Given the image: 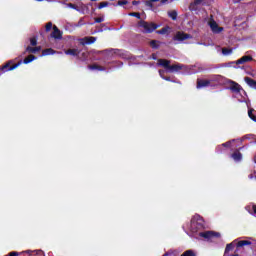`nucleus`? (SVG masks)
<instances>
[{
    "instance_id": "obj_1",
    "label": "nucleus",
    "mask_w": 256,
    "mask_h": 256,
    "mask_svg": "<svg viewBox=\"0 0 256 256\" xmlns=\"http://www.w3.org/2000/svg\"><path fill=\"white\" fill-rule=\"evenodd\" d=\"M183 229L187 234H189L187 229H189L190 233H199V237H203V239H206V241H211V239H214V237H221L219 232L203 231V229H205V220H203V217H201L199 214L194 215L190 224L184 225Z\"/></svg>"
},
{
    "instance_id": "obj_2",
    "label": "nucleus",
    "mask_w": 256,
    "mask_h": 256,
    "mask_svg": "<svg viewBox=\"0 0 256 256\" xmlns=\"http://www.w3.org/2000/svg\"><path fill=\"white\" fill-rule=\"evenodd\" d=\"M158 67H164L165 70H159V75L161 79H164V81H171L172 83H175L171 78L165 77V73H177V71H181V69H184L185 66L183 64H174L171 65V61L159 59L157 63Z\"/></svg>"
},
{
    "instance_id": "obj_3",
    "label": "nucleus",
    "mask_w": 256,
    "mask_h": 256,
    "mask_svg": "<svg viewBox=\"0 0 256 256\" xmlns=\"http://www.w3.org/2000/svg\"><path fill=\"white\" fill-rule=\"evenodd\" d=\"M206 22L214 35H219V33H223L224 28L219 26L217 21H215V18H213V15H210L208 18H206Z\"/></svg>"
},
{
    "instance_id": "obj_4",
    "label": "nucleus",
    "mask_w": 256,
    "mask_h": 256,
    "mask_svg": "<svg viewBox=\"0 0 256 256\" xmlns=\"http://www.w3.org/2000/svg\"><path fill=\"white\" fill-rule=\"evenodd\" d=\"M138 27L140 29V31H142V33H153V31H155L156 29H159V25L151 22H145V21H140L138 23Z\"/></svg>"
},
{
    "instance_id": "obj_5",
    "label": "nucleus",
    "mask_w": 256,
    "mask_h": 256,
    "mask_svg": "<svg viewBox=\"0 0 256 256\" xmlns=\"http://www.w3.org/2000/svg\"><path fill=\"white\" fill-rule=\"evenodd\" d=\"M210 1L211 0H194L192 3H190L189 10L196 13V15H199V13H201V5H209Z\"/></svg>"
},
{
    "instance_id": "obj_6",
    "label": "nucleus",
    "mask_w": 256,
    "mask_h": 256,
    "mask_svg": "<svg viewBox=\"0 0 256 256\" xmlns=\"http://www.w3.org/2000/svg\"><path fill=\"white\" fill-rule=\"evenodd\" d=\"M237 249H241V247H248V249H256V240L252 237L247 238L246 240H240L236 243Z\"/></svg>"
},
{
    "instance_id": "obj_7",
    "label": "nucleus",
    "mask_w": 256,
    "mask_h": 256,
    "mask_svg": "<svg viewBox=\"0 0 256 256\" xmlns=\"http://www.w3.org/2000/svg\"><path fill=\"white\" fill-rule=\"evenodd\" d=\"M13 63V61H9L8 63H6L5 65L0 67V75H2L3 73H7V71H14V69H17V67H20V65L23 63L22 61H19L18 63L12 65L9 67V65H11Z\"/></svg>"
},
{
    "instance_id": "obj_8",
    "label": "nucleus",
    "mask_w": 256,
    "mask_h": 256,
    "mask_svg": "<svg viewBox=\"0 0 256 256\" xmlns=\"http://www.w3.org/2000/svg\"><path fill=\"white\" fill-rule=\"evenodd\" d=\"M187 39H192V36L185 32H177L173 37L176 43H183V41H187Z\"/></svg>"
},
{
    "instance_id": "obj_9",
    "label": "nucleus",
    "mask_w": 256,
    "mask_h": 256,
    "mask_svg": "<svg viewBox=\"0 0 256 256\" xmlns=\"http://www.w3.org/2000/svg\"><path fill=\"white\" fill-rule=\"evenodd\" d=\"M233 97L239 101V103H245L247 101V92L245 90H240L235 92Z\"/></svg>"
},
{
    "instance_id": "obj_10",
    "label": "nucleus",
    "mask_w": 256,
    "mask_h": 256,
    "mask_svg": "<svg viewBox=\"0 0 256 256\" xmlns=\"http://www.w3.org/2000/svg\"><path fill=\"white\" fill-rule=\"evenodd\" d=\"M50 37L57 41H61V39H63V32H61V30H59V28H57V26H53V31L50 34Z\"/></svg>"
},
{
    "instance_id": "obj_11",
    "label": "nucleus",
    "mask_w": 256,
    "mask_h": 256,
    "mask_svg": "<svg viewBox=\"0 0 256 256\" xmlns=\"http://www.w3.org/2000/svg\"><path fill=\"white\" fill-rule=\"evenodd\" d=\"M222 79H223V76L221 75H213L210 78H208V81H210L211 87H216V85H219V83H221Z\"/></svg>"
},
{
    "instance_id": "obj_12",
    "label": "nucleus",
    "mask_w": 256,
    "mask_h": 256,
    "mask_svg": "<svg viewBox=\"0 0 256 256\" xmlns=\"http://www.w3.org/2000/svg\"><path fill=\"white\" fill-rule=\"evenodd\" d=\"M196 87H197V89L211 87V81H209V79H198Z\"/></svg>"
},
{
    "instance_id": "obj_13",
    "label": "nucleus",
    "mask_w": 256,
    "mask_h": 256,
    "mask_svg": "<svg viewBox=\"0 0 256 256\" xmlns=\"http://www.w3.org/2000/svg\"><path fill=\"white\" fill-rule=\"evenodd\" d=\"M95 41H97V37H93V36H86V37L80 39V43L82 45H93V43H95Z\"/></svg>"
},
{
    "instance_id": "obj_14",
    "label": "nucleus",
    "mask_w": 256,
    "mask_h": 256,
    "mask_svg": "<svg viewBox=\"0 0 256 256\" xmlns=\"http://www.w3.org/2000/svg\"><path fill=\"white\" fill-rule=\"evenodd\" d=\"M230 91L232 93H238L239 91H243V87L241 85L237 84V82L231 81V86L229 87Z\"/></svg>"
},
{
    "instance_id": "obj_15",
    "label": "nucleus",
    "mask_w": 256,
    "mask_h": 256,
    "mask_svg": "<svg viewBox=\"0 0 256 256\" xmlns=\"http://www.w3.org/2000/svg\"><path fill=\"white\" fill-rule=\"evenodd\" d=\"M253 57L251 56H243L240 59L236 60V65H245V63H249V61H252Z\"/></svg>"
},
{
    "instance_id": "obj_16",
    "label": "nucleus",
    "mask_w": 256,
    "mask_h": 256,
    "mask_svg": "<svg viewBox=\"0 0 256 256\" xmlns=\"http://www.w3.org/2000/svg\"><path fill=\"white\" fill-rule=\"evenodd\" d=\"M235 245H237V240H234L230 244H227L225 248L224 256H230L229 251H233V249H235Z\"/></svg>"
},
{
    "instance_id": "obj_17",
    "label": "nucleus",
    "mask_w": 256,
    "mask_h": 256,
    "mask_svg": "<svg viewBox=\"0 0 256 256\" xmlns=\"http://www.w3.org/2000/svg\"><path fill=\"white\" fill-rule=\"evenodd\" d=\"M55 54L60 55L61 52H57L53 50V48H47L42 51V57H47V55H55Z\"/></svg>"
},
{
    "instance_id": "obj_18",
    "label": "nucleus",
    "mask_w": 256,
    "mask_h": 256,
    "mask_svg": "<svg viewBox=\"0 0 256 256\" xmlns=\"http://www.w3.org/2000/svg\"><path fill=\"white\" fill-rule=\"evenodd\" d=\"M159 1L160 0H146L144 1V5L145 7H147L149 11H155V8L153 7V3H157Z\"/></svg>"
},
{
    "instance_id": "obj_19",
    "label": "nucleus",
    "mask_w": 256,
    "mask_h": 256,
    "mask_svg": "<svg viewBox=\"0 0 256 256\" xmlns=\"http://www.w3.org/2000/svg\"><path fill=\"white\" fill-rule=\"evenodd\" d=\"M231 157L233 158V160L236 162V163H239L242 161L243 159V154H241V152L239 151H236L234 152Z\"/></svg>"
},
{
    "instance_id": "obj_20",
    "label": "nucleus",
    "mask_w": 256,
    "mask_h": 256,
    "mask_svg": "<svg viewBox=\"0 0 256 256\" xmlns=\"http://www.w3.org/2000/svg\"><path fill=\"white\" fill-rule=\"evenodd\" d=\"M244 81L248 87H251V89H256V81L255 80H253L249 77H245Z\"/></svg>"
},
{
    "instance_id": "obj_21",
    "label": "nucleus",
    "mask_w": 256,
    "mask_h": 256,
    "mask_svg": "<svg viewBox=\"0 0 256 256\" xmlns=\"http://www.w3.org/2000/svg\"><path fill=\"white\" fill-rule=\"evenodd\" d=\"M33 253H35L36 255H41L42 251L41 250H26V251H22L20 252V255H29L32 256Z\"/></svg>"
},
{
    "instance_id": "obj_22",
    "label": "nucleus",
    "mask_w": 256,
    "mask_h": 256,
    "mask_svg": "<svg viewBox=\"0 0 256 256\" xmlns=\"http://www.w3.org/2000/svg\"><path fill=\"white\" fill-rule=\"evenodd\" d=\"M65 55H71L72 57H77L79 55L78 49H68L65 51Z\"/></svg>"
},
{
    "instance_id": "obj_23",
    "label": "nucleus",
    "mask_w": 256,
    "mask_h": 256,
    "mask_svg": "<svg viewBox=\"0 0 256 256\" xmlns=\"http://www.w3.org/2000/svg\"><path fill=\"white\" fill-rule=\"evenodd\" d=\"M26 51H27L28 53H39V51H41V46H37V47H35V48H33V47H31V46H28V47L26 48Z\"/></svg>"
},
{
    "instance_id": "obj_24",
    "label": "nucleus",
    "mask_w": 256,
    "mask_h": 256,
    "mask_svg": "<svg viewBox=\"0 0 256 256\" xmlns=\"http://www.w3.org/2000/svg\"><path fill=\"white\" fill-rule=\"evenodd\" d=\"M88 69H90L91 71H106L107 70L105 67H101L99 65L88 66Z\"/></svg>"
},
{
    "instance_id": "obj_25",
    "label": "nucleus",
    "mask_w": 256,
    "mask_h": 256,
    "mask_svg": "<svg viewBox=\"0 0 256 256\" xmlns=\"http://www.w3.org/2000/svg\"><path fill=\"white\" fill-rule=\"evenodd\" d=\"M35 59H37V57H35L34 55H29L28 57H26L23 60L24 65H28V63H33V61H35Z\"/></svg>"
},
{
    "instance_id": "obj_26",
    "label": "nucleus",
    "mask_w": 256,
    "mask_h": 256,
    "mask_svg": "<svg viewBox=\"0 0 256 256\" xmlns=\"http://www.w3.org/2000/svg\"><path fill=\"white\" fill-rule=\"evenodd\" d=\"M177 15V10H172L168 12V17H170L172 21H177Z\"/></svg>"
},
{
    "instance_id": "obj_27",
    "label": "nucleus",
    "mask_w": 256,
    "mask_h": 256,
    "mask_svg": "<svg viewBox=\"0 0 256 256\" xmlns=\"http://www.w3.org/2000/svg\"><path fill=\"white\" fill-rule=\"evenodd\" d=\"M233 142H235V140L228 141V142L222 144L221 146H218V147L216 148L217 153H220V152H221V148H222V147H231V143H233Z\"/></svg>"
},
{
    "instance_id": "obj_28",
    "label": "nucleus",
    "mask_w": 256,
    "mask_h": 256,
    "mask_svg": "<svg viewBox=\"0 0 256 256\" xmlns=\"http://www.w3.org/2000/svg\"><path fill=\"white\" fill-rule=\"evenodd\" d=\"M248 117H250V119L256 123L255 110L253 109L248 110Z\"/></svg>"
},
{
    "instance_id": "obj_29",
    "label": "nucleus",
    "mask_w": 256,
    "mask_h": 256,
    "mask_svg": "<svg viewBox=\"0 0 256 256\" xmlns=\"http://www.w3.org/2000/svg\"><path fill=\"white\" fill-rule=\"evenodd\" d=\"M233 54V49H229V48H223L222 49V55L224 56H229Z\"/></svg>"
},
{
    "instance_id": "obj_30",
    "label": "nucleus",
    "mask_w": 256,
    "mask_h": 256,
    "mask_svg": "<svg viewBox=\"0 0 256 256\" xmlns=\"http://www.w3.org/2000/svg\"><path fill=\"white\" fill-rule=\"evenodd\" d=\"M168 31H169V27H164V28H162V29H160V30H157L156 33H157L158 35H165V34L168 33Z\"/></svg>"
},
{
    "instance_id": "obj_31",
    "label": "nucleus",
    "mask_w": 256,
    "mask_h": 256,
    "mask_svg": "<svg viewBox=\"0 0 256 256\" xmlns=\"http://www.w3.org/2000/svg\"><path fill=\"white\" fill-rule=\"evenodd\" d=\"M181 256H197V255L193 250H187Z\"/></svg>"
},
{
    "instance_id": "obj_32",
    "label": "nucleus",
    "mask_w": 256,
    "mask_h": 256,
    "mask_svg": "<svg viewBox=\"0 0 256 256\" xmlns=\"http://www.w3.org/2000/svg\"><path fill=\"white\" fill-rule=\"evenodd\" d=\"M246 209L249 213L256 215V205L255 204L252 205V212H251V207L250 206H247Z\"/></svg>"
},
{
    "instance_id": "obj_33",
    "label": "nucleus",
    "mask_w": 256,
    "mask_h": 256,
    "mask_svg": "<svg viewBox=\"0 0 256 256\" xmlns=\"http://www.w3.org/2000/svg\"><path fill=\"white\" fill-rule=\"evenodd\" d=\"M30 45H32V47H35V45H37V36L30 38Z\"/></svg>"
},
{
    "instance_id": "obj_34",
    "label": "nucleus",
    "mask_w": 256,
    "mask_h": 256,
    "mask_svg": "<svg viewBox=\"0 0 256 256\" xmlns=\"http://www.w3.org/2000/svg\"><path fill=\"white\" fill-rule=\"evenodd\" d=\"M105 7H109V2H101L98 9H105Z\"/></svg>"
},
{
    "instance_id": "obj_35",
    "label": "nucleus",
    "mask_w": 256,
    "mask_h": 256,
    "mask_svg": "<svg viewBox=\"0 0 256 256\" xmlns=\"http://www.w3.org/2000/svg\"><path fill=\"white\" fill-rule=\"evenodd\" d=\"M66 7L69 9H74L75 11H79V8L72 3L66 4Z\"/></svg>"
},
{
    "instance_id": "obj_36",
    "label": "nucleus",
    "mask_w": 256,
    "mask_h": 256,
    "mask_svg": "<svg viewBox=\"0 0 256 256\" xmlns=\"http://www.w3.org/2000/svg\"><path fill=\"white\" fill-rule=\"evenodd\" d=\"M45 29L47 32L51 31V29H53V23L48 22L45 26Z\"/></svg>"
},
{
    "instance_id": "obj_37",
    "label": "nucleus",
    "mask_w": 256,
    "mask_h": 256,
    "mask_svg": "<svg viewBox=\"0 0 256 256\" xmlns=\"http://www.w3.org/2000/svg\"><path fill=\"white\" fill-rule=\"evenodd\" d=\"M157 41L156 40H153L150 42V45L152 47V49H157L159 47V45H157Z\"/></svg>"
},
{
    "instance_id": "obj_38",
    "label": "nucleus",
    "mask_w": 256,
    "mask_h": 256,
    "mask_svg": "<svg viewBox=\"0 0 256 256\" xmlns=\"http://www.w3.org/2000/svg\"><path fill=\"white\" fill-rule=\"evenodd\" d=\"M129 16L130 17H136V19H141V14L140 13L133 12V13H130Z\"/></svg>"
},
{
    "instance_id": "obj_39",
    "label": "nucleus",
    "mask_w": 256,
    "mask_h": 256,
    "mask_svg": "<svg viewBox=\"0 0 256 256\" xmlns=\"http://www.w3.org/2000/svg\"><path fill=\"white\" fill-rule=\"evenodd\" d=\"M103 21H105V17L101 16V17L95 18L94 23H103Z\"/></svg>"
},
{
    "instance_id": "obj_40",
    "label": "nucleus",
    "mask_w": 256,
    "mask_h": 256,
    "mask_svg": "<svg viewBox=\"0 0 256 256\" xmlns=\"http://www.w3.org/2000/svg\"><path fill=\"white\" fill-rule=\"evenodd\" d=\"M233 65H237V62L233 61V62L226 63L224 64V67H233Z\"/></svg>"
},
{
    "instance_id": "obj_41",
    "label": "nucleus",
    "mask_w": 256,
    "mask_h": 256,
    "mask_svg": "<svg viewBox=\"0 0 256 256\" xmlns=\"http://www.w3.org/2000/svg\"><path fill=\"white\" fill-rule=\"evenodd\" d=\"M252 137H253V135H251V134L245 135V136L241 139V141H245V139H252Z\"/></svg>"
},
{
    "instance_id": "obj_42",
    "label": "nucleus",
    "mask_w": 256,
    "mask_h": 256,
    "mask_svg": "<svg viewBox=\"0 0 256 256\" xmlns=\"http://www.w3.org/2000/svg\"><path fill=\"white\" fill-rule=\"evenodd\" d=\"M249 179H256V172L249 175Z\"/></svg>"
},
{
    "instance_id": "obj_43",
    "label": "nucleus",
    "mask_w": 256,
    "mask_h": 256,
    "mask_svg": "<svg viewBox=\"0 0 256 256\" xmlns=\"http://www.w3.org/2000/svg\"><path fill=\"white\" fill-rule=\"evenodd\" d=\"M118 5L121 7L123 5H127V1H119Z\"/></svg>"
},
{
    "instance_id": "obj_44",
    "label": "nucleus",
    "mask_w": 256,
    "mask_h": 256,
    "mask_svg": "<svg viewBox=\"0 0 256 256\" xmlns=\"http://www.w3.org/2000/svg\"><path fill=\"white\" fill-rule=\"evenodd\" d=\"M95 33H103V29L95 30L91 35H95Z\"/></svg>"
},
{
    "instance_id": "obj_45",
    "label": "nucleus",
    "mask_w": 256,
    "mask_h": 256,
    "mask_svg": "<svg viewBox=\"0 0 256 256\" xmlns=\"http://www.w3.org/2000/svg\"><path fill=\"white\" fill-rule=\"evenodd\" d=\"M167 3H169V0H161V1H160V4H161V5H165V4H167Z\"/></svg>"
},
{
    "instance_id": "obj_46",
    "label": "nucleus",
    "mask_w": 256,
    "mask_h": 256,
    "mask_svg": "<svg viewBox=\"0 0 256 256\" xmlns=\"http://www.w3.org/2000/svg\"><path fill=\"white\" fill-rule=\"evenodd\" d=\"M82 25H83V21L80 20L76 26H77V27H81Z\"/></svg>"
},
{
    "instance_id": "obj_47",
    "label": "nucleus",
    "mask_w": 256,
    "mask_h": 256,
    "mask_svg": "<svg viewBox=\"0 0 256 256\" xmlns=\"http://www.w3.org/2000/svg\"><path fill=\"white\" fill-rule=\"evenodd\" d=\"M151 59L157 60V56L155 54L152 55Z\"/></svg>"
},
{
    "instance_id": "obj_48",
    "label": "nucleus",
    "mask_w": 256,
    "mask_h": 256,
    "mask_svg": "<svg viewBox=\"0 0 256 256\" xmlns=\"http://www.w3.org/2000/svg\"><path fill=\"white\" fill-rule=\"evenodd\" d=\"M133 5H139V2L133 1Z\"/></svg>"
},
{
    "instance_id": "obj_49",
    "label": "nucleus",
    "mask_w": 256,
    "mask_h": 256,
    "mask_svg": "<svg viewBox=\"0 0 256 256\" xmlns=\"http://www.w3.org/2000/svg\"><path fill=\"white\" fill-rule=\"evenodd\" d=\"M198 45H204V47H207V44L205 43H198Z\"/></svg>"
},
{
    "instance_id": "obj_50",
    "label": "nucleus",
    "mask_w": 256,
    "mask_h": 256,
    "mask_svg": "<svg viewBox=\"0 0 256 256\" xmlns=\"http://www.w3.org/2000/svg\"><path fill=\"white\" fill-rule=\"evenodd\" d=\"M58 3H61L62 5H65V2H63V1H58Z\"/></svg>"
},
{
    "instance_id": "obj_51",
    "label": "nucleus",
    "mask_w": 256,
    "mask_h": 256,
    "mask_svg": "<svg viewBox=\"0 0 256 256\" xmlns=\"http://www.w3.org/2000/svg\"><path fill=\"white\" fill-rule=\"evenodd\" d=\"M235 69H239V67H237V66H233Z\"/></svg>"
},
{
    "instance_id": "obj_52",
    "label": "nucleus",
    "mask_w": 256,
    "mask_h": 256,
    "mask_svg": "<svg viewBox=\"0 0 256 256\" xmlns=\"http://www.w3.org/2000/svg\"><path fill=\"white\" fill-rule=\"evenodd\" d=\"M36 1L41 2V1H43V0H36Z\"/></svg>"
},
{
    "instance_id": "obj_53",
    "label": "nucleus",
    "mask_w": 256,
    "mask_h": 256,
    "mask_svg": "<svg viewBox=\"0 0 256 256\" xmlns=\"http://www.w3.org/2000/svg\"><path fill=\"white\" fill-rule=\"evenodd\" d=\"M90 25H95V23H90Z\"/></svg>"
}]
</instances>
